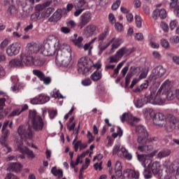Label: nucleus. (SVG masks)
<instances>
[{"label": "nucleus", "instance_id": "nucleus-46", "mask_svg": "<svg viewBox=\"0 0 179 179\" xmlns=\"http://www.w3.org/2000/svg\"><path fill=\"white\" fill-rule=\"evenodd\" d=\"M85 51H88V55H92V50H93V46H92V43L90 42L88 43H85L83 46Z\"/></svg>", "mask_w": 179, "mask_h": 179}, {"label": "nucleus", "instance_id": "nucleus-63", "mask_svg": "<svg viewBox=\"0 0 179 179\" xmlns=\"http://www.w3.org/2000/svg\"><path fill=\"white\" fill-rule=\"evenodd\" d=\"M146 114L147 115H150V117H155V115H156V114H155V111L152 108H147Z\"/></svg>", "mask_w": 179, "mask_h": 179}, {"label": "nucleus", "instance_id": "nucleus-10", "mask_svg": "<svg viewBox=\"0 0 179 179\" xmlns=\"http://www.w3.org/2000/svg\"><path fill=\"white\" fill-rule=\"evenodd\" d=\"M20 43L16 42L10 45L6 49L7 55L9 57H13V55H17L20 52Z\"/></svg>", "mask_w": 179, "mask_h": 179}, {"label": "nucleus", "instance_id": "nucleus-18", "mask_svg": "<svg viewBox=\"0 0 179 179\" xmlns=\"http://www.w3.org/2000/svg\"><path fill=\"white\" fill-rule=\"evenodd\" d=\"M138 160L141 162L142 166L146 169V167H150L152 159L146 155H138Z\"/></svg>", "mask_w": 179, "mask_h": 179}, {"label": "nucleus", "instance_id": "nucleus-52", "mask_svg": "<svg viewBox=\"0 0 179 179\" xmlns=\"http://www.w3.org/2000/svg\"><path fill=\"white\" fill-rule=\"evenodd\" d=\"M73 9V4L69 3L67 4L66 8H63L62 10L63 11V13H68V12H71Z\"/></svg>", "mask_w": 179, "mask_h": 179}, {"label": "nucleus", "instance_id": "nucleus-6", "mask_svg": "<svg viewBox=\"0 0 179 179\" xmlns=\"http://www.w3.org/2000/svg\"><path fill=\"white\" fill-rule=\"evenodd\" d=\"M121 148L120 143L115 144L113 149V155H117L119 157L122 159H126L127 160H132V154H131L128 150L125 148Z\"/></svg>", "mask_w": 179, "mask_h": 179}, {"label": "nucleus", "instance_id": "nucleus-20", "mask_svg": "<svg viewBox=\"0 0 179 179\" xmlns=\"http://www.w3.org/2000/svg\"><path fill=\"white\" fill-rule=\"evenodd\" d=\"M116 54L119 56L120 59H121L122 57H128L129 55H131V54H132V49L123 47L119 49L116 52Z\"/></svg>", "mask_w": 179, "mask_h": 179}, {"label": "nucleus", "instance_id": "nucleus-1", "mask_svg": "<svg viewBox=\"0 0 179 179\" xmlns=\"http://www.w3.org/2000/svg\"><path fill=\"white\" fill-rule=\"evenodd\" d=\"M44 128L43 117L37 114L36 110H29L28 125L21 124L18 127L17 132L21 139L32 141L35 136V132H40ZM34 129V130H33Z\"/></svg>", "mask_w": 179, "mask_h": 179}, {"label": "nucleus", "instance_id": "nucleus-30", "mask_svg": "<svg viewBox=\"0 0 179 179\" xmlns=\"http://www.w3.org/2000/svg\"><path fill=\"white\" fill-rule=\"evenodd\" d=\"M8 170L15 173H19L22 170V164L19 163H10L8 165Z\"/></svg>", "mask_w": 179, "mask_h": 179}, {"label": "nucleus", "instance_id": "nucleus-21", "mask_svg": "<svg viewBox=\"0 0 179 179\" xmlns=\"http://www.w3.org/2000/svg\"><path fill=\"white\" fill-rule=\"evenodd\" d=\"M140 145L138 146L137 149L142 153H148V152H152L153 150V145L149 143H139Z\"/></svg>", "mask_w": 179, "mask_h": 179}, {"label": "nucleus", "instance_id": "nucleus-47", "mask_svg": "<svg viewBox=\"0 0 179 179\" xmlns=\"http://www.w3.org/2000/svg\"><path fill=\"white\" fill-rule=\"evenodd\" d=\"M124 64H125V62H121L117 65V67L114 69V75H118L120 73V69L124 66Z\"/></svg>", "mask_w": 179, "mask_h": 179}, {"label": "nucleus", "instance_id": "nucleus-22", "mask_svg": "<svg viewBox=\"0 0 179 179\" xmlns=\"http://www.w3.org/2000/svg\"><path fill=\"white\" fill-rule=\"evenodd\" d=\"M139 178V173L135 171L124 172L122 179Z\"/></svg>", "mask_w": 179, "mask_h": 179}, {"label": "nucleus", "instance_id": "nucleus-24", "mask_svg": "<svg viewBox=\"0 0 179 179\" xmlns=\"http://www.w3.org/2000/svg\"><path fill=\"white\" fill-rule=\"evenodd\" d=\"M120 118H121L122 122H125V120L126 121H129V122L134 121L135 122H138V121H139V118L132 116L131 113H127V114L124 113Z\"/></svg>", "mask_w": 179, "mask_h": 179}, {"label": "nucleus", "instance_id": "nucleus-58", "mask_svg": "<svg viewBox=\"0 0 179 179\" xmlns=\"http://www.w3.org/2000/svg\"><path fill=\"white\" fill-rule=\"evenodd\" d=\"M121 5V0H117L115 3L112 5V9L113 10H117L118 8H120V6Z\"/></svg>", "mask_w": 179, "mask_h": 179}, {"label": "nucleus", "instance_id": "nucleus-14", "mask_svg": "<svg viewBox=\"0 0 179 179\" xmlns=\"http://www.w3.org/2000/svg\"><path fill=\"white\" fill-rule=\"evenodd\" d=\"M153 122L159 127H166V116L162 113H158L153 117Z\"/></svg>", "mask_w": 179, "mask_h": 179}, {"label": "nucleus", "instance_id": "nucleus-44", "mask_svg": "<svg viewBox=\"0 0 179 179\" xmlns=\"http://www.w3.org/2000/svg\"><path fill=\"white\" fill-rule=\"evenodd\" d=\"M166 55L169 58H172L173 62H174V64H176V65H179V57L178 56H174V55L173 53H167Z\"/></svg>", "mask_w": 179, "mask_h": 179}, {"label": "nucleus", "instance_id": "nucleus-53", "mask_svg": "<svg viewBox=\"0 0 179 179\" xmlns=\"http://www.w3.org/2000/svg\"><path fill=\"white\" fill-rule=\"evenodd\" d=\"M170 43L171 44H178L179 43V36H173L170 38L169 39Z\"/></svg>", "mask_w": 179, "mask_h": 179}, {"label": "nucleus", "instance_id": "nucleus-50", "mask_svg": "<svg viewBox=\"0 0 179 179\" xmlns=\"http://www.w3.org/2000/svg\"><path fill=\"white\" fill-rule=\"evenodd\" d=\"M33 64H34L36 66H43L44 65V60H43V59H36L35 61L33 60Z\"/></svg>", "mask_w": 179, "mask_h": 179}, {"label": "nucleus", "instance_id": "nucleus-16", "mask_svg": "<svg viewBox=\"0 0 179 179\" xmlns=\"http://www.w3.org/2000/svg\"><path fill=\"white\" fill-rule=\"evenodd\" d=\"M99 31V27L94 24H90L87 25L84 29V34L87 37H92V36H94V34H97V32Z\"/></svg>", "mask_w": 179, "mask_h": 179}, {"label": "nucleus", "instance_id": "nucleus-26", "mask_svg": "<svg viewBox=\"0 0 179 179\" xmlns=\"http://www.w3.org/2000/svg\"><path fill=\"white\" fill-rule=\"evenodd\" d=\"M160 163L158 162H153L152 164H150V166L148 167V169H150L152 170V173L156 176L157 174H159L160 172Z\"/></svg>", "mask_w": 179, "mask_h": 179}, {"label": "nucleus", "instance_id": "nucleus-2", "mask_svg": "<svg viewBox=\"0 0 179 179\" xmlns=\"http://www.w3.org/2000/svg\"><path fill=\"white\" fill-rule=\"evenodd\" d=\"M72 59V49L68 44H64L61 49L57 51L55 62L59 66L66 68Z\"/></svg>", "mask_w": 179, "mask_h": 179}, {"label": "nucleus", "instance_id": "nucleus-36", "mask_svg": "<svg viewBox=\"0 0 179 179\" xmlns=\"http://www.w3.org/2000/svg\"><path fill=\"white\" fill-rule=\"evenodd\" d=\"M51 173L53 174V176H55V177H58L59 178H62V177H64V173L62 172V170L61 169H57V167L54 166L51 169Z\"/></svg>", "mask_w": 179, "mask_h": 179}, {"label": "nucleus", "instance_id": "nucleus-3", "mask_svg": "<svg viewBox=\"0 0 179 179\" xmlns=\"http://www.w3.org/2000/svg\"><path fill=\"white\" fill-rule=\"evenodd\" d=\"M58 47H59V39L55 36H50L43 43L42 54L45 57L55 55Z\"/></svg>", "mask_w": 179, "mask_h": 179}, {"label": "nucleus", "instance_id": "nucleus-13", "mask_svg": "<svg viewBox=\"0 0 179 179\" xmlns=\"http://www.w3.org/2000/svg\"><path fill=\"white\" fill-rule=\"evenodd\" d=\"M41 48V45L37 43H28L27 45V49L24 52H26L27 55H29L31 57V54H34L38 52Z\"/></svg>", "mask_w": 179, "mask_h": 179}, {"label": "nucleus", "instance_id": "nucleus-38", "mask_svg": "<svg viewBox=\"0 0 179 179\" xmlns=\"http://www.w3.org/2000/svg\"><path fill=\"white\" fill-rule=\"evenodd\" d=\"M157 142H159V138H157L156 136H152L149 138H145L144 139V142H143L142 144L148 143V145H152H152H154V143H156Z\"/></svg>", "mask_w": 179, "mask_h": 179}, {"label": "nucleus", "instance_id": "nucleus-64", "mask_svg": "<svg viewBox=\"0 0 179 179\" xmlns=\"http://www.w3.org/2000/svg\"><path fill=\"white\" fill-rule=\"evenodd\" d=\"M43 82L44 85H50L51 83V77H45L43 78V80H41Z\"/></svg>", "mask_w": 179, "mask_h": 179}, {"label": "nucleus", "instance_id": "nucleus-56", "mask_svg": "<svg viewBox=\"0 0 179 179\" xmlns=\"http://www.w3.org/2000/svg\"><path fill=\"white\" fill-rule=\"evenodd\" d=\"M38 17H40V12H36L31 15V20L33 22H37Z\"/></svg>", "mask_w": 179, "mask_h": 179}, {"label": "nucleus", "instance_id": "nucleus-49", "mask_svg": "<svg viewBox=\"0 0 179 179\" xmlns=\"http://www.w3.org/2000/svg\"><path fill=\"white\" fill-rule=\"evenodd\" d=\"M135 20H136V24L138 29H141L142 27V18L139 15L135 16Z\"/></svg>", "mask_w": 179, "mask_h": 179}, {"label": "nucleus", "instance_id": "nucleus-31", "mask_svg": "<svg viewBox=\"0 0 179 179\" xmlns=\"http://www.w3.org/2000/svg\"><path fill=\"white\" fill-rule=\"evenodd\" d=\"M110 32V27L108 26H106L104 29L103 32L101 33L98 36L99 41H103L106 39V37L108 36V34Z\"/></svg>", "mask_w": 179, "mask_h": 179}, {"label": "nucleus", "instance_id": "nucleus-60", "mask_svg": "<svg viewBox=\"0 0 179 179\" xmlns=\"http://www.w3.org/2000/svg\"><path fill=\"white\" fill-rule=\"evenodd\" d=\"M81 83L83 86H90L92 85V80L90 78H85L82 80Z\"/></svg>", "mask_w": 179, "mask_h": 179}, {"label": "nucleus", "instance_id": "nucleus-41", "mask_svg": "<svg viewBox=\"0 0 179 179\" xmlns=\"http://www.w3.org/2000/svg\"><path fill=\"white\" fill-rule=\"evenodd\" d=\"M33 73H34V75H35V76H37V78H38V79L41 81H42L45 76L44 73H43V71H41L40 70H33Z\"/></svg>", "mask_w": 179, "mask_h": 179}, {"label": "nucleus", "instance_id": "nucleus-51", "mask_svg": "<svg viewBox=\"0 0 179 179\" xmlns=\"http://www.w3.org/2000/svg\"><path fill=\"white\" fill-rule=\"evenodd\" d=\"M160 27L165 33H167L169 31V24H167V23H166L165 22H161Z\"/></svg>", "mask_w": 179, "mask_h": 179}, {"label": "nucleus", "instance_id": "nucleus-15", "mask_svg": "<svg viewBox=\"0 0 179 179\" xmlns=\"http://www.w3.org/2000/svg\"><path fill=\"white\" fill-rule=\"evenodd\" d=\"M171 82H170L169 80H166L160 87L157 93L155 92V97L156 96H159V99H162V96L160 95V93L162 92V94H164V93H167V92H170L171 90Z\"/></svg>", "mask_w": 179, "mask_h": 179}, {"label": "nucleus", "instance_id": "nucleus-61", "mask_svg": "<svg viewBox=\"0 0 179 179\" xmlns=\"http://www.w3.org/2000/svg\"><path fill=\"white\" fill-rule=\"evenodd\" d=\"M45 8V3L44 4H38L36 6V9L38 10L37 12H41V10H44Z\"/></svg>", "mask_w": 179, "mask_h": 179}, {"label": "nucleus", "instance_id": "nucleus-23", "mask_svg": "<svg viewBox=\"0 0 179 179\" xmlns=\"http://www.w3.org/2000/svg\"><path fill=\"white\" fill-rule=\"evenodd\" d=\"M62 9H57L54 14L49 18V22H58V20H61V17H62Z\"/></svg>", "mask_w": 179, "mask_h": 179}, {"label": "nucleus", "instance_id": "nucleus-4", "mask_svg": "<svg viewBox=\"0 0 179 179\" xmlns=\"http://www.w3.org/2000/svg\"><path fill=\"white\" fill-rule=\"evenodd\" d=\"M148 103L160 106L164 103V99L160 98L159 95H156V92H151L150 95L144 96L141 99H136L134 101V104L136 108H141L143 106L148 104Z\"/></svg>", "mask_w": 179, "mask_h": 179}, {"label": "nucleus", "instance_id": "nucleus-37", "mask_svg": "<svg viewBox=\"0 0 179 179\" xmlns=\"http://www.w3.org/2000/svg\"><path fill=\"white\" fill-rule=\"evenodd\" d=\"M170 153H171L170 150L164 149L159 152L157 156L159 159H163V157H167V156H170Z\"/></svg>", "mask_w": 179, "mask_h": 179}, {"label": "nucleus", "instance_id": "nucleus-28", "mask_svg": "<svg viewBox=\"0 0 179 179\" xmlns=\"http://www.w3.org/2000/svg\"><path fill=\"white\" fill-rule=\"evenodd\" d=\"M0 144L1 145V151L3 155H8V153H10V152H12V148L9 146L8 144V142H0Z\"/></svg>", "mask_w": 179, "mask_h": 179}, {"label": "nucleus", "instance_id": "nucleus-57", "mask_svg": "<svg viewBox=\"0 0 179 179\" xmlns=\"http://www.w3.org/2000/svg\"><path fill=\"white\" fill-rule=\"evenodd\" d=\"M20 114H22L20 108H17L11 112L10 117H16V115H20Z\"/></svg>", "mask_w": 179, "mask_h": 179}, {"label": "nucleus", "instance_id": "nucleus-48", "mask_svg": "<svg viewBox=\"0 0 179 179\" xmlns=\"http://www.w3.org/2000/svg\"><path fill=\"white\" fill-rule=\"evenodd\" d=\"M143 176L145 179L151 178H152V172L150 171V169L147 167V169H145L143 172Z\"/></svg>", "mask_w": 179, "mask_h": 179}, {"label": "nucleus", "instance_id": "nucleus-32", "mask_svg": "<svg viewBox=\"0 0 179 179\" xmlns=\"http://www.w3.org/2000/svg\"><path fill=\"white\" fill-rule=\"evenodd\" d=\"M1 136L0 137V142H8V138L10 135V132L8 129H1Z\"/></svg>", "mask_w": 179, "mask_h": 179}, {"label": "nucleus", "instance_id": "nucleus-8", "mask_svg": "<svg viewBox=\"0 0 179 179\" xmlns=\"http://www.w3.org/2000/svg\"><path fill=\"white\" fill-rule=\"evenodd\" d=\"M136 131L137 134H138V137L137 139L138 143H143V142H145V138L149 136L146 127H145L143 125H138L136 127Z\"/></svg>", "mask_w": 179, "mask_h": 179}, {"label": "nucleus", "instance_id": "nucleus-27", "mask_svg": "<svg viewBox=\"0 0 179 179\" xmlns=\"http://www.w3.org/2000/svg\"><path fill=\"white\" fill-rule=\"evenodd\" d=\"M134 71H136V66H131L130 68L129 71L128 72V73L126 76V78H125V86H126V87H128V85L131 83V78H132V76H133Z\"/></svg>", "mask_w": 179, "mask_h": 179}, {"label": "nucleus", "instance_id": "nucleus-59", "mask_svg": "<svg viewBox=\"0 0 179 179\" xmlns=\"http://www.w3.org/2000/svg\"><path fill=\"white\" fill-rule=\"evenodd\" d=\"M178 24V22H177V20H174L171 21L170 24H169V27L171 30H174V29H176V27H177Z\"/></svg>", "mask_w": 179, "mask_h": 179}, {"label": "nucleus", "instance_id": "nucleus-45", "mask_svg": "<svg viewBox=\"0 0 179 179\" xmlns=\"http://www.w3.org/2000/svg\"><path fill=\"white\" fill-rule=\"evenodd\" d=\"M51 96L53 97L54 99H64V96L59 93V90H55L52 93H51Z\"/></svg>", "mask_w": 179, "mask_h": 179}, {"label": "nucleus", "instance_id": "nucleus-62", "mask_svg": "<svg viewBox=\"0 0 179 179\" xmlns=\"http://www.w3.org/2000/svg\"><path fill=\"white\" fill-rule=\"evenodd\" d=\"M108 20L111 24H114L115 23V16H114V14L110 13L108 15Z\"/></svg>", "mask_w": 179, "mask_h": 179}, {"label": "nucleus", "instance_id": "nucleus-25", "mask_svg": "<svg viewBox=\"0 0 179 179\" xmlns=\"http://www.w3.org/2000/svg\"><path fill=\"white\" fill-rule=\"evenodd\" d=\"M166 120L168 122H169V124H171V130L169 131H171L173 128H174V127H176V125L178 124V119H177V117H176V116H174L173 115H168Z\"/></svg>", "mask_w": 179, "mask_h": 179}, {"label": "nucleus", "instance_id": "nucleus-40", "mask_svg": "<svg viewBox=\"0 0 179 179\" xmlns=\"http://www.w3.org/2000/svg\"><path fill=\"white\" fill-rule=\"evenodd\" d=\"M38 99L39 100V104H45V103L50 101V97L43 94H40Z\"/></svg>", "mask_w": 179, "mask_h": 179}, {"label": "nucleus", "instance_id": "nucleus-17", "mask_svg": "<svg viewBox=\"0 0 179 179\" xmlns=\"http://www.w3.org/2000/svg\"><path fill=\"white\" fill-rule=\"evenodd\" d=\"M159 17L161 19H166L167 17V12L164 8L156 9L152 12V18L154 20H157Z\"/></svg>", "mask_w": 179, "mask_h": 179}, {"label": "nucleus", "instance_id": "nucleus-29", "mask_svg": "<svg viewBox=\"0 0 179 179\" xmlns=\"http://www.w3.org/2000/svg\"><path fill=\"white\" fill-rule=\"evenodd\" d=\"M74 37H75V39H73L72 41L73 43V44L78 47V48H83V37L82 36H78V34H74Z\"/></svg>", "mask_w": 179, "mask_h": 179}, {"label": "nucleus", "instance_id": "nucleus-5", "mask_svg": "<svg viewBox=\"0 0 179 179\" xmlns=\"http://www.w3.org/2000/svg\"><path fill=\"white\" fill-rule=\"evenodd\" d=\"M20 59H14L9 62V65L12 68H15L16 66L22 67L23 66V64L26 65V66H30V65H33V56H29L26 54V52H22L20 55Z\"/></svg>", "mask_w": 179, "mask_h": 179}, {"label": "nucleus", "instance_id": "nucleus-9", "mask_svg": "<svg viewBox=\"0 0 179 179\" xmlns=\"http://www.w3.org/2000/svg\"><path fill=\"white\" fill-rule=\"evenodd\" d=\"M17 150L22 155H27L31 159H34L35 155L33 151L30 150L27 147L23 146V141H17L16 142Z\"/></svg>", "mask_w": 179, "mask_h": 179}, {"label": "nucleus", "instance_id": "nucleus-43", "mask_svg": "<svg viewBox=\"0 0 179 179\" xmlns=\"http://www.w3.org/2000/svg\"><path fill=\"white\" fill-rule=\"evenodd\" d=\"M166 94L167 100H174V98L176 97V90H171L170 91L166 92Z\"/></svg>", "mask_w": 179, "mask_h": 179}, {"label": "nucleus", "instance_id": "nucleus-39", "mask_svg": "<svg viewBox=\"0 0 179 179\" xmlns=\"http://www.w3.org/2000/svg\"><path fill=\"white\" fill-rule=\"evenodd\" d=\"M109 64H118L121 59L119 57L118 55L115 53V55L109 57Z\"/></svg>", "mask_w": 179, "mask_h": 179}, {"label": "nucleus", "instance_id": "nucleus-55", "mask_svg": "<svg viewBox=\"0 0 179 179\" xmlns=\"http://www.w3.org/2000/svg\"><path fill=\"white\" fill-rule=\"evenodd\" d=\"M161 45L164 47V48H169L170 43H169V41H167V39H162Z\"/></svg>", "mask_w": 179, "mask_h": 179}, {"label": "nucleus", "instance_id": "nucleus-33", "mask_svg": "<svg viewBox=\"0 0 179 179\" xmlns=\"http://www.w3.org/2000/svg\"><path fill=\"white\" fill-rule=\"evenodd\" d=\"M155 73L158 78H162L166 73V69L163 66H158L155 68Z\"/></svg>", "mask_w": 179, "mask_h": 179}, {"label": "nucleus", "instance_id": "nucleus-12", "mask_svg": "<svg viewBox=\"0 0 179 179\" xmlns=\"http://www.w3.org/2000/svg\"><path fill=\"white\" fill-rule=\"evenodd\" d=\"M86 3V0H75L74 1V7L76 9V10L74 12V16L76 17H78L81 13L85 10V8L83 6H85Z\"/></svg>", "mask_w": 179, "mask_h": 179}, {"label": "nucleus", "instance_id": "nucleus-35", "mask_svg": "<svg viewBox=\"0 0 179 179\" xmlns=\"http://www.w3.org/2000/svg\"><path fill=\"white\" fill-rule=\"evenodd\" d=\"M122 43H124V41H122L121 38H114V41H113V44L111 45V51H113V50H117V48H118V47H120V45H121Z\"/></svg>", "mask_w": 179, "mask_h": 179}, {"label": "nucleus", "instance_id": "nucleus-42", "mask_svg": "<svg viewBox=\"0 0 179 179\" xmlns=\"http://www.w3.org/2000/svg\"><path fill=\"white\" fill-rule=\"evenodd\" d=\"M148 87H149V85L148 84V83H145L143 84H141V86L136 88L134 90V92L135 93H141V92H143V90H145V89H148Z\"/></svg>", "mask_w": 179, "mask_h": 179}, {"label": "nucleus", "instance_id": "nucleus-54", "mask_svg": "<svg viewBox=\"0 0 179 179\" xmlns=\"http://www.w3.org/2000/svg\"><path fill=\"white\" fill-rule=\"evenodd\" d=\"M8 12H9L10 15H16L17 13V9L14 6H10L8 10Z\"/></svg>", "mask_w": 179, "mask_h": 179}, {"label": "nucleus", "instance_id": "nucleus-19", "mask_svg": "<svg viewBox=\"0 0 179 179\" xmlns=\"http://www.w3.org/2000/svg\"><path fill=\"white\" fill-rule=\"evenodd\" d=\"M113 41H114V38L106 42L101 41L98 45V48L99 50V55H101V54H103V51H105V50H107V48L111 45Z\"/></svg>", "mask_w": 179, "mask_h": 179}, {"label": "nucleus", "instance_id": "nucleus-11", "mask_svg": "<svg viewBox=\"0 0 179 179\" xmlns=\"http://www.w3.org/2000/svg\"><path fill=\"white\" fill-rule=\"evenodd\" d=\"M90 20H92V13L90 12L87 11L82 14L80 16V23L78 24V27L80 29H83L90 22Z\"/></svg>", "mask_w": 179, "mask_h": 179}, {"label": "nucleus", "instance_id": "nucleus-34", "mask_svg": "<svg viewBox=\"0 0 179 179\" xmlns=\"http://www.w3.org/2000/svg\"><path fill=\"white\" fill-rule=\"evenodd\" d=\"M101 71H96L91 75V79L94 82H99L101 79Z\"/></svg>", "mask_w": 179, "mask_h": 179}, {"label": "nucleus", "instance_id": "nucleus-7", "mask_svg": "<svg viewBox=\"0 0 179 179\" xmlns=\"http://www.w3.org/2000/svg\"><path fill=\"white\" fill-rule=\"evenodd\" d=\"M92 64V62L90 59H87L86 57L80 58L78 63V71L79 73H81V75H86V73L90 71Z\"/></svg>", "mask_w": 179, "mask_h": 179}]
</instances>
